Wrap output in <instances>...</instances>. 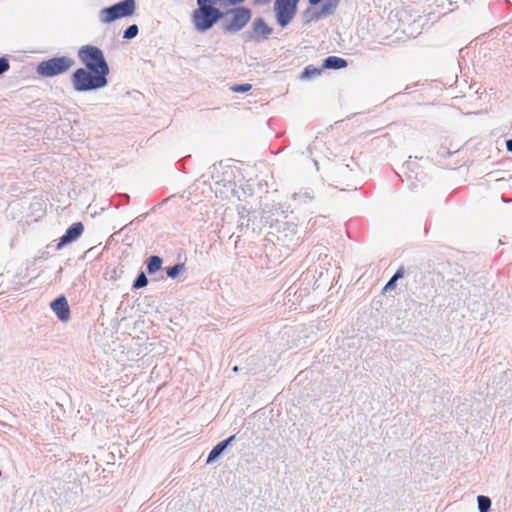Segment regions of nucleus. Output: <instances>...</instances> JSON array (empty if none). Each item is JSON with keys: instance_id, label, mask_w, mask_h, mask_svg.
<instances>
[{"instance_id": "obj_1", "label": "nucleus", "mask_w": 512, "mask_h": 512, "mask_svg": "<svg viewBox=\"0 0 512 512\" xmlns=\"http://www.w3.org/2000/svg\"><path fill=\"white\" fill-rule=\"evenodd\" d=\"M78 58L84 67L76 69L71 75L74 90L86 92L105 87L110 70L102 50L93 45H85L78 50Z\"/></svg>"}, {"instance_id": "obj_2", "label": "nucleus", "mask_w": 512, "mask_h": 512, "mask_svg": "<svg viewBox=\"0 0 512 512\" xmlns=\"http://www.w3.org/2000/svg\"><path fill=\"white\" fill-rule=\"evenodd\" d=\"M197 5L198 8L192 13V22L197 31L204 32L212 28L221 19L222 12L212 5Z\"/></svg>"}, {"instance_id": "obj_3", "label": "nucleus", "mask_w": 512, "mask_h": 512, "mask_svg": "<svg viewBox=\"0 0 512 512\" xmlns=\"http://www.w3.org/2000/svg\"><path fill=\"white\" fill-rule=\"evenodd\" d=\"M74 64L75 61L69 56L53 57L40 62L36 72L42 77L51 78L66 73Z\"/></svg>"}, {"instance_id": "obj_4", "label": "nucleus", "mask_w": 512, "mask_h": 512, "mask_svg": "<svg viewBox=\"0 0 512 512\" xmlns=\"http://www.w3.org/2000/svg\"><path fill=\"white\" fill-rule=\"evenodd\" d=\"M135 0H124L100 11V21L111 23L117 19L132 16L135 13Z\"/></svg>"}, {"instance_id": "obj_5", "label": "nucleus", "mask_w": 512, "mask_h": 512, "mask_svg": "<svg viewBox=\"0 0 512 512\" xmlns=\"http://www.w3.org/2000/svg\"><path fill=\"white\" fill-rule=\"evenodd\" d=\"M299 0H276L275 12L281 27L288 25L296 14Z\"/></svg>"}, {"instance_id": "obj_6", "label": "nucleus", "mask_w": 512, "mask_h": 512, "mask_svg": "<svg viewBox=\"0 0 512 512\" xmlns=\"http://www.w3.org/2000/svg\"><path fill=\"white\" fill-rule=\"evenodd\" d=\"M250 11L244 8H238L231 12V19L225 25L228 32H236L242 29L250 20Z\"/></svg>"}, {"instance_id": "obj_7", "label": "nucleus", "mask_w": 512, "mask_h": 512, "mask_svg": "<svg viewBox=\"0 0 512 512\" xmlns=\"http://www.w3.org/2000/svg\"><path fill=\"white\" fill-rule=\"evenodd\" d=\"M84 231V226L81 222L73 223L65 232L64 235L60 237L57 248L60 249L63 246L75 241L78 239Z\"/></svg>"}, {"instance_id": "obj_8", "label": "nucleus", "mask_w": 512, "mask_h": 512, "mask_svg": "<svg viewBox=\"0 0 512 512\" xmlns=\"http://www.w3.org/2000/svg\"><path fill=\"white\" fill-rule=\"evenodd\" d=\"M51 308L62 321H67L69 319L70 309L64 296L55 299L51 303Z\"/></svg>"}, {"instance_id": "obj_9", "label": "nucleus", "mask_w": 512, "mask_h": 512, "mask_svg": "<svg viewBox=\"0 0 512 512\" xmlns=\"http://www.w3.org/2000/svg\"><path fill=\"white\" fill-rule=\"evenodd\" d=\"M347 66V61L337 56H329L324 60L323 67L327 69H341Z\"/></svg>"}, {"instance_id": "obj_10", "label": "nucleus", "mask_w": 512, "mask_h": 512, "mask_svg": "<svg viewBox=\"0 0 512 512\" xmlns=\"http://www.w3.org/2000/svg\"><path fill=\"white\" fill-rule=\"evenodd\" d=\"M235 438V436H231L229 437L228 439L218 443L212 450L211 452L209 453V456H208V459H207V462H210L212 460H214L216 457H218L222 451L226 448V446L228 445V443H230L233 439Z\"/></svg>"}, {"instance_id": "obj_11", "label": "nucleus", "mask_w": 512, "mask_h": 512, "mask_svg": "<svg viewBox=\"0 0 512 512\" xmlns=\"http://www.w3.org/2000/svg\"><path fill=\"white\" fill-rule=\"evenodd\" d=\"M161 265H162V260L160 257L151 256L147 262L148 273L153 274V273L157 272L161 268Z\"/></svg>"}, {"instance_id": "obj_12", "label": "nucleus", "mask_w": 512, "mask_h": 512, "mask_svg": "<svg viewBox=\"0 0 512 512\" xmlns=\"http://www.w3.org/2000/svg\"><path fill=\"white\" fill-rule=\"evenodd\" d=\"M404 275V268H399L393 277L388 281V283L384 287V291L392 290L395 288V282L402 278Z\"/></svg>"}, {"instance_id": "obj_13", "label": "nucleus", "mask_w": 512, "mask_h": 512, "mask_svg": "<svg viewBox=\"0 0 512 512\" xmlns=\"http://www.w3.org/2000/svg\"><path fill=\"white\" fill-rule=\"evenodd\" d=\"M479 512H488L491 506V500L487 496L480 495L477 498Z\"/></svg>"}, {"instance_id": "obj_14", "label": "nucleus", "mask_w": 512, "mask_h": 512, "mask_svg": "<svg viewBox=\"0 0 512 512\" xmlns=\"http://www.w3.org/2000/svg\"><path fill=\"white\" fill-rule=\"evenodd\" d=\"M138 34V27L137 25H131L129 26L125 31L123 37L125 39H132L136 37Z\"/></svg>"}, {"instance_id": "obj_15", "label": "nucleus", "mask_w": 512, "mask_h": 512, "mask_svg": "<svg viewBox=\"0 0 512 512\" xmlns=\"http://www.w3.org/2000/svg\"><path fill=\"white\" fill-rule=\"evenodd\" d=\"M183 270L182 264H176L172 267L167 268V275L171 278H175Z\"/></svg>"}, {"instance_id": "obj_16", "label": "nucleus", "mask_w": 512, "mask_h": 512, "mask_svg": "<svg viewBox=\"0 0 512 512\" xmlns=\"http://www.w3.org/2000/svg\"><path fill=\"white\" fill-rule=\"evenodd\" d=\"M147 283H148V280H147L145 274L141 273L138 275L137 279L135 280V282L133 284V288H135V289L142 288V287L146 286Z\"/></svg>"}, {"instance_id": "obj_17", "label": "nucleus", "mask_w": 512, "mask_h": 512, "mask_svg": "<svg viewBox=\"0 0 512 512\" xmlns=\"http://www.w3.org/2000/svg\"><path fill=\"white\" fill-rule=\"evenodd\" d=\"M320 74V70L314 67H306L303 72V77H312Z\"/></svg>"}, {"instance_id": "obj_18", "label": "nucleus", "mask_w": 512, "mask_h": 512, "mask_svg": "<svg viewBox=\"0 0 512 512\" xmlns=\"http://www.w3.org/2000/svg\"><path fill=\"white\" fill-rule=\"evenodd\" d=\"M251 88H252L251 84L246 83V84L236 85V86L232 87V90L234 92H247Z\"/></svg>"}, {"instance_id": "obj_19", "label": "nucleus", "mask_w": 512, "mask_h": 512, "mask_svg": "<svg viewBox=\"0 0 512 512\" xmlns=\"http://www.w3.org/2000/svg\"><path fill=\"white\" fill-rule=\"evenodd\" d=\"M9 69L8 60L4 57L0 58V74L6 72Z\"/></svg>"}, {"instance_id": "obj_20", "label": "nucleus", "mask_w": 512, "mask_h": 512, "mask_svg": "<svg viewBox=\"0 0 512 512\" xmlns=\"http://www.w3.org/2000/svg\"><path fill=\"white\" fill-rule=\"evenodd\" d=\"M216 0H197V4L212 5L215 4Z\"/></svg>"}, {"instance_id": "obj_21", "label": "nucleus", "mask_w": 512, "mask_h": 512, "mask_svg": "<svg viewBox=\"0 0 512 512\" xmlns=\"http://www.w3.org/2000/svg\"><path fill=\"white\" fill-rule=\"evenodd\" d=\"M506 147L508 151L512 152V139L506 142Z\"/></svg>"}, {"instance_id": "obj_22", "label": "nucleus", "mask_w": 512, "mask_h": 512, "mask_svg": "<svg viewBox=\"0 0 512 512\" xmlns=\"http://www.w3.org/2000/svg\"><path fill=\"white\" fill-rule=\"evenodd\" d=\"M322 0H309V3L311 5H317L318 3H320Z\"/></svg>"}]
</instances>
